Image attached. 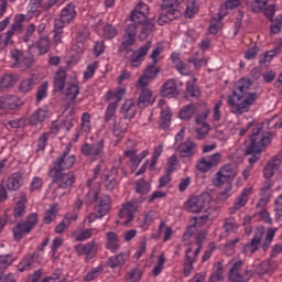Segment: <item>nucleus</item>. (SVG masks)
Listing matches in <instances>:
<instances>
[{"mask_svg": "<svg viewBox=\"0 0 282 282\" xmlns=\"http://www.w3.org/2000/svg\"><path fill=\"white\" fill-rule=\"evenodd\" d=\"M265 122L257 123L256 128L252 129L249 137L250 143L245 150V155H251L249 158V163L257 164L261 160V153L265 151V148L272 144V138L276 135L274 132H265L263 128Z\"/></svg>", "mask_w": 282, "mask_h": 282, "instance_id": "obj_1", "label": "nucleus"}, {"mask_svg": "<svg viewBox=\"0 0 282 282\" xmlns=\"http://www.w3.org/2000/svg\"><path fill=\"white\" fill-rule=\"evenodd\" d=\"M162 13L159 15V25H166L175 19L182 17V9L180 8V0H162L161 3Z\"/></svg>", "mask_w": 282, "mask_h": 282, "instance_id": "obj_2", "label": "nucleus"}, {"mask_svg": "<svg viewBox=\"0 0 282 282\" xmlns=\"http://www.w3.org/2000/svg\"><path fill=\"white\" fill-rule=\"evenodd\" d=\"M48 177H51V186L56 184L57 188H72L76 182V176L72 171L65 172V170H48Z\"/></svg>", "mask_w": 282, "mask_h": 282, "instance_id": "obj_3", "label": "nucleus"}, {"mask_svg": "<svg viewBox=\"0 0 282 282\" xmlns=\"http://www.w3.org/2000/svg\"><path fill=\"white\" fill-rule=\"evenodd\" d=\"M210 202H213V197L208 193H202L198 196H192L185 203V210L187 213H208L210 208Z\"/></svg>", "mask_w": 282, "mask_h": 282, "instance_id": "obj_4", "label": "nucleus"}, {"mask_svg": "<svg viewBox=\"0 0 282 282\" xmlns=\"http://www.w3.org/2000/svg\"><path fill=\"white\" fill-rule=\"evenodd\" d=\"M39 224V214L32 213L30 214L25 220H22L18 223L13 229V239L15 241H21L25 235H30L32 232L33 228H36V225Z\"/></svg>", "mask_w": 282, "mask_h": 282, "instance_id": "obj_5", "label": "nucleus"}, {"mask_svg": "<svg viewBox=\"0 0 282 282\" xmlns=\"http://www.w3.org/2000/svg\"><path fill=\"white\" fill-rule=\"evenodd\" d=\"M254 100H257V93H249L240 104H237L235 98L229 95L227 97V105H229L231 113L242 116V113L250 111V106L254 105Z\"/></svg>", "mask_w": 282, "mask_h": 282, "instance_id": "obj_6", "label": "nucleus"}, {"mask_svg": "<svg viewBox=\"0 0 282 282\" xmlns=\"http://www.w3.org/2000/svg\"><path fill=\"white\" fill-rule=\"evenodd\" d=\"M70 151L72 147L67 145L62 154L53 161L50 170L69 171V169H74V165L76 164V155L69 154Z\"/></svg>", "mask_w": 282, "mask_h": 282, "instance_id": "obj_7", "label": "nucleus"}, {"mask_svg": "<svg viewBox=\"0 0 282 282\" xmlns=\"http://www.w3.org/2000/svg\"><path fill=\"white\" fill-rule=\"evenodd\" d=\"M82 154L95 162L105 155V140L100 139L94 143H84L80 147Z\"/></svg>", "mask_w": 282, "mask_h": 282, "instance_id": "obj_8", "label": "nucleus"}, {"mask_svg": "<svg viewBox=\"0 0 282 282\" xmlns=\"http://www.w3.org/2000/svg\"><path fill=\"white\" fill-rule=\"evenodd\" d=\"M111 208V197L109 195H105L99 197V203L95 206V213H90L87 216L88 223L94 224L95 219H102L107 213H109Z\"/></svg>", "mask_w": 282, "mask_h": 282, "instance_id": "obj_9", "label": "nucleus"}, {"mask_svg": "<svg viewBox=\"0 0 282 282\" xmlns=\"http://www.w3.org/2000/svg\"><path fill=\"white\" fill-rule=\"evenodd\" d=\"M10 56L13 61L12 67H20V69H30L34 63L32 56L19 48L11 50Z\"/></svg>", "mask_w": 282, "mask_h": 282, "instance_id": "obj_10", "label": "nucleus"}, {"mask_svg": "<svg viewBox=\"0 0 282 282\" xmlns=\"http://www.w3.org/2000/svg\"><path fill=\"white\" fill-rule=\"evenodd\" d=\"M142 206V202L133 198L130 202L123 204L122 208L120 209L119 216L127 217V221L123 223V226H129L130 221L135 219V213H140V208Z\"/></svg>", "mask_w": 282, "mask_h": 282, "instance_id": "obj_11", "label": "nucleus"}, {"mask_svg": "<svg viewBox=\"0 0 282 282\" xmlns=\"http://www.w3.org/2000/svg\"><path fill=\"white\" fill-rule=\"evenodd\" d=\"M220 163H221V153L216 152L209 155L208 158L206 156L200 158L196 164V169L197 171H199V173H208L210 169H215V166H219Z\"/></svg>", "mask_w": 282, "mask_h": 282, "instance_id": "obj_12", "label": "nucleus"}, {"mask_svg": "<svg viewBox=\"0 0 282 282\" xmlns=\"http://www.w3.org/2000/svg\"><path fill=\"white\" fill-rule=\"evenodd\" d=\"M137 34H138V29L135 24H129L126 28L124 34L122 36V42L118 48V52L119 53L129 52V48L132 47V45H135Z\"/></svg>", "mask_w": 282, "mask_h": 282, "instance_id": "obj_13", "label": "nucleus"}, {"mask_svg": "<svg viewBox=\"0 0 282 282\" xmlns=\"http://www.w3.org/2000/svg\"><path fill=\"white\" fill-rule=\"evenodd\" d=\"M23 106V101L17 96L8 95L0 97V116H3L8 110L19 109Z\"/></svg>", "mask_w": 282, "mask_h": 282, "instance_id": "obj_14", "label": "nucleus"}, {"mask_svg": "<svg viewBox=\"0 0 282 282\" xmlns=\"http://www.w3.org/2000/svg\"><path fill=\"white\" fill-rule=\"evenodd\" d=\"M263 227H258L256 229L251 241L242 247V252H245V254H248V252H250V254H254V252L259 250V246H261V241H263Z\"/></svg>", "mask_w": 282, "mask_h": 282, "instance_id": "obj_15", "label": "nucleus"}, {"mask_svg": "<svg viewBox=\"0 0 282 282\" xmlns=\"http://www.w3.org/2000/svg\"><path fill=\"white\" fill-rule=\"evenodd\" d=\"M155 65H158V63L152 62L144 68L143 75L139 78V85L141 87H147L149 85V80L158 78L160 67H155Z\"/></svg>", "mask_w": 282, "mask_h": 282, "instance_id": "obj_16", "label": "nucleus"}, {"mask_svg": "<svg viewBox=\"0 0 282 282\" xmlns=\"http://www.w3.org/2000/svg\"><path fill=\"white\" fill-rule=\"evenodd\" d=\"M203 246H197V249L194 251V259L191 258V252H193V248H187L185 251V259H184V269L183 274L184 276H191V273L193 272V263L194 261H197V257H199V252H202Z\"/></svg>", "mask_w": 282, "mask_h": 282, "instance_id": "obj_17", "label": "nucleus"}, {"mask_svg": "<svg viewBox=\"0 0 282 282\" xmlns=\"http://www.w3.org/2000/svg\"><path fill=\"white\" fill-rule=\"evenodd\" d=\"M160 96H162V98H177V96H180L177 82L173 78L167 79L161 87Z\"/></svg>", "mask_w": 282, "mask_h": 282, "instance_id": "obj_18", "label": "nucleus"}, {"mask_svg": "<svg viewBox=\"0 0 282 282\" xmlns=\"http://www.w3.org/2000/svg\"><path fill=\"white\" fill-rule=\"evenodd\" d=\"M252 87V80L249 78L247 79H241L240 82L237 83V85L234 87L232 98H237L238 102H241L242 98H246V94H248V90Z\"/></svg>", "mask_w": 282, "mask_h": 282, "instance_id": "obj_19", "label": "nucleus"}, {"mask_svg": "<svg viewBox=\"0 0 282 282\" xmlns=\"http://www.w3.org/2000/svg\"><path fill=\"white\" fill-rule=\"evenodd\" d=\"M152 42L148 41L143 46L132 53V58L130 61L131 67H140L144 61L145 54L151 50Z\"/></svg>", "mask_w": 282, "mask_h": 282, "instance_id": "obj_20", "label": "nucleus"}, {"mask_svg": "<svg viewBox=\"0 0 282 282\" xmlns=\"http://www.w3.org/2000/svg\"><path fill=\"white\" fill-rule=\"evenodd\" d=\"M124 88H120L117 93L113 94L115 102H110L106 109L105 113V122H109L111 118L116 116V110L118 109V102L122 100V96H124Z\"/></svg>", "mask_w": 282, "mask_h": 282, "instance_id": "obj_21", "label": "nucleus"}, {"mask_svg": "<svg viewBox=\"0 0 282 282\" xmlns=\"http://www.w3.org/2000/svg\"><path fill=\"white\" fill-rule=\"evenodd\" d=\"M153 102H155V98H153V91L147 88V86H143L140 96L138 97V108L145 109V107L153 105Z\"/></svg>", "mask_w": 282, "mask_h": 282, "instance_id": "obj_22", "label": "nucleus"}, {"mask_svg": "<svg viewBox=\"0 0 282 282\" xmlns=\"http://www.w3.org/2000/svg\"><path fill=\"white\" fill-rule=\"evenodd\" d=\"M177 151L181 158H193L197 153V143L187 140L177 145Z\"/></svg>", "mask_w": 282, "mask_h": 282, "instance_id": "obj_23", "label": "nucleus"}, {"mask_svg": "<svg viewBox=\"0 0 282 282\" xmlns=\"http://www.w3.org/2000/svg\"><path fill=\"white\" fill-rule=\"evenodd\" d=\"M66 80H67V72L65 70V68L61 67L56 72L54 77L53 91H63L67 86Z\"/></svg>", "mask_w": 282, "mask_h": 282, "instance_id": "obj_24", "label": "nucleus"}, {"mask_svg": "<svg viewBox=\"0 0 282 282\" xmlns=\"http://www.w3.org/2000/svg\"><path fill=\"white\" fill-rule=\"evenodd\" d=\"M127 129H129V123L124 122V119L115 118L112 134L115 135V138H118V142H120L124 138Z\"/></svg>", "mask_w": 282, "mask_h": 282, "instance_id": "obj_25", "label": "nucleus"}, {"mask_svg": "<svg viewBox=\"0 0 282 282\" xmlns=\"http://www.w3.org/2000/svg\"><path fill=\"white\" fill-rule=\"evenodd\" d=\"M281 158L274 156L271 161L267 163L263 170V175L265 180H270L274 177V172L279 171V166H281Z\"/></svg>", "mask_w": 282, "mask_h": 282, "instance_id": "obj_26", "label": "nucleus"}, {"mask_svg": "<svg viewBox=\"0 0 282 282\" xmlns=\"http://www.w3.org/2000/svg\"><path fill=\"white\" fill-rule=\"evenodd\" d=\"M106 248L111 252H118L120 250V239L115 231H108L106 234Z\"/></svg>", "mask_w": 282, "mask_h": 282, "instance_id": "obj_27", "label": "nucleus"}, {"mask_svg": "<svg viewBox=\"0 0 282 282\" xmlns=\"http://www.w3.org/2000/svg\"><path fill=\"white\" fill-rule=\"evenodd\" d=\"M141 31L139 35V41H147L152 32H155V20L149 19L144 23H141Z\"/></svg>", "mask_w": 282, "mask_h": 282, "instance_id": "obj_28", "label": "nucleus"}, {"mask_svg": "<svg viewBox=\"0 0 282 282\" xmlns=\"http://www.w3.org/2000/svg\"><path fill=\"white\" fill-rule=\"evenodd\" d=\"M45 118H47V110L40 108L29 117L28 123L30 127H39L41 122H45Z\"/></svg>", "mask_w": 282, "mask_h": 282, "instance_id": "obj_29", "label": "nucleus"}, {"mask_svg": "<svg viewBox=\"0 0 282 282\" xmlns=\"http://www.w3.org/2000/svg\"><path fill=\"white\" fill-rule=\"evenodd\" d=\"M23 21H25V17L23 14L15 17L14 23L11 25V29L7 33L8 39L12 40L14 34H23Z\"/></svg>", "mask_w": 282, "mask_h": 282, "instance_id": "obj_30", "label": "nucleus"}, {"mask_svg": "<svg viewBox=\"0 0 282 282\" xmlns=\"http://www.w3.org/2000/svg\"><path fill=\"white\" fill-rule=\"evenodd\" d=\"M20 186H23V173H13L7 180V188L8 191H19Z\"/></svg>", "mask_w": 282, "mask_h": 282, "instance_id": "obj_31", "label": "nucleus"}, {"mask_svg": "<svg viewBox=\"0 0 282 282\" xmlns=\"http://www.w3.org/2000/svg\"><path fill=\"white\" fill-rule=\"evenodd\" d=\"M242 265H243V261L242 260H237L234 263V265L229 270V279H230V281H234V282H246V281H243V275L241 273H239V271L241 270Z\"/></svg>", "mask_w": 282, "mask_h": 282, "instance_id": "obj_32", "label": "nucleus"}, {"mask_svg": "<svg viewBox=\"0 0 282 282\" xmlns=\"http://www.w3.org/2000/svg\"><path fill=\"white\" fill-rule=\"evenodd\" d=\"M121 113L124 120H131L132 118H135V102H133L131 99L126 100L121 107Z\"/></svg>", "mask_w": 282, "mask_h": 282, "instance_id": "obj_33", "label": "nucleus"}, {"mask_svg": "<svg viewBox=\"0 0 282 282\" xmlns=\"http://www.w3.org/2000/svg\"><path fill=\"white\" fill-rule=\"evenodd\" d=\"M69 24L68 22L63 21L62 18L56 19L54 22V36L53 40L55 43H63V40L61 36H63V30L65 29V25Z\"/></svg>", "mask_w": 282, "mask_h": 282, "instance_id": "obj_34", "label": "nucleus"}, {"mask_svg": "<svg viewBox=\"0 0 282 282\" xmlns=\"http://www.w3.org/2000/svg\"><path fill=\"white\" fill-rule=\"evenodd\" d=\"M195 83H197L195 77L186 83L185 98H199L202 96V91Z\"/></svg>", "mask_w": 282, "mask_h": 282, "instance_id": "obj_35", "label": "nucleus"}, {"mask_svg": "<svg viewBox=\"0 0 282 282\" xmlns=\"http://www.w3.org/2000/svg\"><path fill=\"white\" fill-rule=\"evenodd\" d=\"M252 193V189L250 188H243L240 195L237 197V199L234 203L232 210H241L246 204H248V196Z\"/></svg>", "mask_w": 282, "mask_h": 282, "instance_id": "obj_36", "label": "nucleus"}, {"mask_svg": "<svg viewBox=\"0 0 282 282\" xmlns=\"http://www.w3.org/2000/svg\"><path fill=\"white\" fill-rule=\"evenodd\" d=\"M62 21L66 23H72L76 19V6L73 3L67 4L61 12Z\"/></svg>", "mask_w": 282, "mask_h": 282, "instance_id": "obj_37", "label": "nucleus"}, {"mask_svg": "<svg viewBox=\"0 0 282 282\" xmlns=\"http://www.w3.org/2000/svg\"><path fill=\"white\" fill-rule=\"evenodd\" d=\"M36 253H28L19 264V272H25L28 270H32L34 268V259Z\"/></svg>", "mask_w": 282, "mask_h": 282, "instance_id": "obj_38", "label": "nucleus"}, {"mask_svg": "<svg viewBox=\"0 0 282 282\" xmlns=\"http://www.w3.org/2000/svg\"><path fill=\"white\" fill-rule=\"evenodd\" d=\"M278 230H279V228H268L267 229V235L261 245L263 252H268V249L270 248V243H272Z\"/></svg>", "mask_w": 282, "mask_h": 282, "instance_id": "obj_39", "label": "nucleus"}, {"mask_svg": "<svg viewBox=\"0 0 282 282\" xmlns=\"http://www.w3.org/2000/svg\"><path fill=\"white\" fill-rule=\"evenodd\" d=\"M130 21L132 22L131 25H135V28H138V25H142V23L149 21V18L147 15H143L137 9H133L130 14Z\"/></svg>", "mask_w": 282, "mask_h": 282, "instance_id": "obj_40", "label": "nucleus"}, {"mask_svg": "<svg viewBox=\"0 0 282 282\" xmlns=\"http://www.w3.org/2000/svg\"><path fill=\"white\" fill-rule=\"evenodd\" d=\"M215 268L216 270L210 274L208 282L224 281V265L221 264V262H217L215 264Z\"/></svg>", "mask_w": 282, "mask_h": 282, "instance_id": "obj_41", "label": "nucleus"}, {"mask_svg": "<svg viewBox=\"0 0 282 282\" xmlns=\"http://www.w3.org/2000/svg\"><path fill=\"white\" fill-rule=\"evenodd\" d=\"M195 104H189L181 109L178 117L181 120H191L193 118V113H195Z\"/></svg>", "mask_w": 282, "mask_h": 282, "instance_id": "obj_42", "label": "nucleus"}, {"mask_svg": "<svg viewBox=\"0 0 282 282\" xmlns=\"http://www.w3.org/2000/svg\"><path fill=\"white\" fill-rule=\"evenodd\" d=\"M19 80L17 75L7 74L0 78L1 87L8 89V87H14V84Z\"/></svg>", "mask_w": 282, "mask_h": 282, "instance_id": "obj_43", "label": "nucleus"}, {"mask_svg": "<svg viewBox=\"0 0 282 282\" xmlns=\"http://www.w3.org/2000/svg\"><path fill=\"white\" fill-rule=\"evenodd\" d=\"M56 213H58V204H53L50 209L44 214V224H50L56 219Z\"/></svg>", "mask_w": 282, "mask_h": 282, "instance_id": "obj_44", "label": "nucleus"}, {"mask_svg": "<svg viewBox=\"0 0 282 282\" xmlns=\"http://www.w3.org/2000/svg\"><path fill=\"white\" fill-rule=\"evenodd\" d=\"M84 254L86 256V261H90L96 257V240L89 241L84 247Z\"/></svg>", "mask_w": 282, "mask_h": 282, "instance_id": "obj_45", "label": "nucleus"}, {"mask_svg": "<svg viewBox=\"0 0 282 282\" xmlns=\"http://www.w3.org/2000/svg\"><path fill=\"white\" fill-rule=\"evenodd\" d=\"M104 270L105 267H102V264L98 265L97 268L93 269L85 275L84 281L89 282L98 279L100 274H102Z\"/></svg>", "mask_w": 282, "mask_h": 282, "instance_id": "obj_46", "label": "nucleus"}, {"mask_svg": "<svg viewBox=\"0 0 282 282\" xmlns=\"http://www.w3.org/2000/svg\"><path fill=\"white\" fill-rule=\"evenodd\" d=\"M64 94L66 96H70V99L74 101L76 100V97L78 96V94H80V89L76 84H66V89Z\"/></svg>", "mask_w": 282, "mask_h": 282, "instance_id": "obj_47", "label": "nucleus"}, {"mask_svg": "<svg viewBox=\"0 0 282 282\" xmlns=\"http://www.w3.org/2000/svg\"><path fill=\"white\" fill-rule=\"evenodd\" d=\"M124 262H126L124 253H119L109 259L108 265L109 268H118L120 265H124Z\"/></svg>", "mask_w": 282, "mask_h": 282, "instance_id": "obj_48", "label": "nucleus"}, {"mask_svg": "<svg viewBox=\"0 0 282 282\" xmlns=\"http://www.w3.org/2000/svg\"><path fill=\"white\" fill-rule=\"evenodd\" d=\"M135 191L137 193H140V195H147V193L151 192V185L141 178L135 183Z\"/></svg>", "mask_w": 282, "mask_h": 282, "instance_id": "obj_49", "label": "nucleus"}, {"mask_svg": "<svg viewBox=\"0 0 282 282\" xmlns=\"http://www.w3.org/2000/svg\"><path fill=\"white\" fill-rule=\"evenodd\" d=\"M104 177H105L104 184H105L106 191L113 193V191H116V186L118 185V181L116 180V177L111 175H105Z\"/></svg>", "mask_w": 282, "mask_h": 282, "instance_id": "obj_50", "label": "nucleus"}, {"mask_svg": "<svg viewBox=\"0 0 282 282\" xmlns=\"http://www.w3.org/2000/svg\"><path fill=\"white\" fill-rule=\"evenodd\" d=\"M36 47L40 54H47L50 52V39L43 36L36 43Z\"/></svg>", "mask_w": 282, "mask_h": 282, "instance_id": "obj_51", "label": "nucleus"}, {"mask_svg": "<svg viewBox=\"0 0 282 282\" xmlns=\"http://www.w3.org/2000/svg\"><path fill=\"white\" fill-rule=\"evenodd\" d=\"M172 175H173V169H166L165 175L159 178L158 188H164V186H166L167 184H171Z\"/></svg>", "mask_w": 282, "mask_h": 282, "instance_id": "obj_52", "label": "nucleus"}, {"mask_svg": "<svg viewBox=\"0 0 282 282\" xmlns=\"http://www.w3.org/2000/svg\"><path fill=\"white\" fill-rule=\"evenodd\" d=\"M173 115L171 113V110L169 109H165V110H162L161 112V128L162 129H167V127L171 126V117Z\"/></svg>", "mask_w": 282, "mask_h": 282, "instance_id": "obj_53", "label": "nucleus"}, {"mask_svg": "<svg viewBox=\"0 0 282 282\" xmlns=\"http://www.w3.org/2000/svg\"><path fill=\"white\" fill-rule=\"evenodd\" d=\"M35 85L36 83L34 82V79H24L20 83V91H22L23 94H28V91H32V89H34Z\"/></svg>", "mask_w": 282, "mask_h": 282, "instance_id": "obj_54", "label": "nucleus"}, {"mask_svg": "<svg viewBox=\"0 0 282 282\" xmlns=\"http://www.w3.org/2000/svg\"><path fill=\"white\" fill-rule=\"evenodd\" d=\"M197 0H193L189 4H187L186 9H185V18L186 19H193V17H195V14H197Z\"/></svg>", "mask_w": 282, "mask_h": 282, "instance_id": "obj_55", "label": "nucleus"}, {"mask_svg": "<svg viewBox=\"0 0 282 282\" xmlns=\"http://www.w3.org/2000/svg\"><path fill=\"white\" fill-rule=\"evenodd\" d=\"M12 263H14V257L12 254L0 256V270H6Z\"/></svg>", "mask_w": 282, "mask_h": 282, "instance_id": "obj_56", "label": "nucleus"}, {"mask_svg": "<svg viewBox=\"0 0 282 282\" xmlns=\"http://www.w3.org/2000/svg\"><path fill=\"white\" fill-rule=\"evenodd\" d=\"M26 206L23 203H17L15 207L13 208V217L14 219H21L26 213Z\"/></svg>", "mask_w": 282, "mask_h": 282, "instance_id": "obj_57", "label": "nucleus"}, {"mask_svg": "<svg viewBox=\"0 0 282 282\" xmlns=\"http://www.w3.org/2000/svg\"><path fill=\"white\" fill-rule=\"evenodd\" d=\"M187 62L194 64V67H196L197 69H199L200 67H206V65H208V58L206 57H191L187 59Z\"/></svg>", "mask_w": 282, "mask_h": 282, "instance_id": "obj_58", "label": "nucleus"}, {"mask_svg": "<svg viewBox=\"0 0 282 282\" xmlns=\"http://www.w3.org/2000/svg\"><path fill=\"white\" fill-rule=\"evenodd\" d=\"M223 176H225L227 180H230L232 177H236L237 174H235V171H232V165L227 164L224 167L218 171Z\"/></svg>", "mask_w": 282, "mask_h": 282, "instance_id": "obj_59", "label": "nucleus"}, {"mask_svg": "<svg viewBox=\"0 0 282 282\" xmlns=\"http://www.w3.org/2000/svg\"><path fill=\"white\" fill-rule=\"evenodd\" d=\"M208 131H210V126L208 123H204L202 128L196 129V139L204 140L208 135Z\"/></svg>", "mask_w": 282, "mask_h": 282, "instance_id": "obj_60", "label": "nucleus"}, {"mask_svg": "<svg viewBox=\"0 0 282 282\" xmlns=\"http://www.w3.org/2000/svg\"><path fill=\"white\" fill-rule=\"evenodd\" d=\"M118 34V31L115 29L113 25L111 24H107L104 28V36L105 39H107L108 41L113 39L116 35Z\"/></svg>", "mask_w": 282, "mask_h": 282, "instance_id": "obj_61", "label": "nucleus"}, {"mask_svg": "<svg viewBox=\"0 0 282 282\" xmlns=\"http://www.w3.org/2000/svg\"><path fill=\"white\" fill-rule=\"evenodd\" d=\"M47 87L48 84L47 82L42 83V85L39 87L37 94H36V101L41 102L42 99L45 98V96H47Z\"/></svg>", "mask_w": 282, "mask_h": 282, "instance_id": "obj_62", "label": "nucleus"}, {"mask_svg": "<svg viewBox=\"0 0 282 282\" xmlns=\"http://www.w3.org/2000/svg\"><path fill=\"white\" fill-rule=\"evenodd\" d=\"M128 274L127 281L129 282H138L142 279V271L140 269H134Z\"/></svg>", "mask_w": 282, "mask_h": 282, "instance_id": "obj_63", "label": "nucleus"}, {"mask_svg": "<svg viewBox=\"0 0 282 282\" xmlns=\"http://www.w3.org/2000/svg\"><path fill=\"white\" fill-rule=\"evenodd\" d=\"M61 279V269H57L51 276L44 278L41 282H65V279L58 281Z\"/></svg>", "mask_w": 282, "mask_h": 282, "instance_id": "obj_64", "label": "nucleus"}]
</instances>
